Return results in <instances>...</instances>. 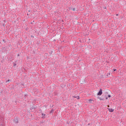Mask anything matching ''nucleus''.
Returning a JSON list of instances; mask_svg holds the SVG:
<instances>
[{
	"instance_id": "f257e3e1",
	"label": "nucleus",
	"mask_w": 126,
	"mask_h": 126,
	"mask_svg": "<svg viewBox=\"0 0 126 126\" xmlns=\"http://www.w3.org/2000/svg\"><path fill=\"white\" fill-rule=\"evenodd\" d=\"M102 94H103V92H102V89H100L99 91V92L97 94V95L98 96H101V95H102Z\"/></svg>"
},
{
	"instance_id": "f03ea898",
	"label": "nucleus",
	"mask_w": 126,
	"mask_h": 126,
	"mask_svg": "<svg viewBox=\"0 0 126 126\" xmlns=\"http://www.w3.org/2000/svg\"><path fill=\"white\" fill-rule=\"evenodd\" d=\"M73 97L74 98H76L78 100H79L80 99L79 96H74Z\"/></svg>"
},
{
	"instance_id": "7ed1b4c3",
	"label": "nucleus",
	"mask_w": 126,
	"mask_h": 126,
	"mask_svg": "<svg viewBox=\"0 0 126 126\" xmlns=\"http://www.w3.org/2000/svg\"><path fill=\"white\" fill-rule=\"evenodd\" d=\"M109 112H114V109L112 108H108Z\"/></svg>"
},
{
	"instance_id": "20e7f679",
	"label": "nucleus",
	"mask_w": 126,
	"mask_h": 126,
	"mask_svg": "<svg viewBox=\"0 0 126 126\" xmlns=\"http://www.w3.org/2000/svg\"><path fill=\"white\" fill-rule=\"evenodd\" d=\"M92 101H93V100H92V99H91L88 100V101H89L90 103H91V102H92Z\"/></svg>"
},
{
	"instance_id": "39448f33",
	"label": "nucleus",
	"mask_w": 126,
	"mask_h": 126,
	"mask_svg": "<svg viewBox=\"0 0 126 126\" xmlns=\"http://www.w3.org/2000/svg\"><path fill=\"white\" fill-rule=\"evenodd\" d=\"M72 10H73V11H75V8H73V9H72Z\"/></svg>"
},
{
	"instance_id": "423d86ee",
	"label": "nucleus",
	"mask_w": 126,
	"mask_h": 126,
	"mask_svg": "<svg viewBox=\"0 0 126 126\" xmlns=\"http://www.w3.org/2000/svg\"><path fill=\"white\" fill-rule=\"evenodd\" d=\"M108 98H111V95L108 94Z\"/></svg>"
},
{
	"instance_id": "0eeeda50",
	"label": "nucleus",
	"mask_w": 126,
	"mask_h": 126,
	"mask_svg": "<svg viewBox=\"0 0 126 126\" xmlns=\"http://www.w3.org/2000/svg\"><path fill=\"white\" fill-rule=\"evenodd\" d=\"M44 116H46V115H44V114H42V118H44Z\"/></svg>"
},
{
	"instance_id": "6e6552de",
	"label": "nucleus",
	"mask_w": 126,
	"mask_h": 126,
	"mask_svg": "<svg viewBox=\"0 0 126 126\" xmlns=\"http://www.w3.org/2000/svg\"><path fill=\"white\" fill-rule=\"evenodd\" d=\"M108 75L110 76V73H107V76Z\"/></svg>"
},
{
	"instance_id": "1a4fd4ad",
	"label": "nucleus",
	"mask_w": 126,
	"mask_h": 126,
	"mask_svg": "<svg viewBox=\"0 0 126 126\" xmlns=\"http://www.w3.org/2000/svg\"><path fill=\"white\" fill-rule=\"evenodd\" d=\"M6 82H10V80H8L6 81Z\"/></svg>"
},
{
	"instance_id": "9d476101",
	"label": "nucleus",
	"mask_w": 126,
	"mask_h": 126,
	"mask_svg": "<svg viewBox=\"0 0 126 126\" xmlns=\"http://www.w3.org/2000/svg\"><path fill=\"white\" fill-rule=\"evenodd\" d=\"M116 70H117V69H113V71H116Z\"/></svg>"
},
{
	"instance_id": "9b49d317",
	"label": "nucleus",
	"mask_w": 126,
	"mask_h": 126,
	"mask_svg": "<svg viewBox=\"0 0 126 126\" xmlns=\"http://www.w3.org/2000/svg\"><path fill=\"white\" fill-rule=\"evenodd\" d=\"M105 99H106V100H108V97L106 96V97H105Z\"/></svg>"
},
{
	"instance_id": "f8f14e48",
	"label": "nucleus",
	"mask_w": 126,
	"mask_h": 126,
	"mask_svg": "<svg viewBox=\"0 0 126 126\" xmlns=\"http://www.w3.org/2000/svg\"><path fill=\"white\" fill-rule=\"evenodd\" d=\"M99 99H100V100H103V99H102V98H99Z\"/></svg>"
},
{
	"instance_id": "ddd939ff",
	"label": "nucleus",
	"mask_w": 126,
	"mask_h": 126,
	"mask_svg": "<svg viewBox=\"0 0 126 126\" xmlns=\"http://www.w3.org/2000/svg\"><path fill=\"white\" fill-rule=\"evenodd\" d=\"M108 107H110V106H109V105H108Z\"/></svg>"
}]
</instances>
